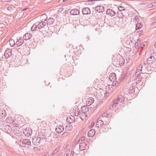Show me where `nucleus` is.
Returning <instances> with one entry per match:
<instances>
[{
  "mask_svg": "<svg viewBox=\"0 0 156 156\" xmlns=\"http://www.w3.org/2000/svg\"><path fill=\"white\" fill-rule=\"evenodd\" d=\"M2 115H3V114H4V112H2Z\"/></svg>",
  "mask_w": 156,
  "mask_h": 156,
  "instance_id": "nucleus-59",
  "label": "nucleus"
},
{
  "mask_svg": "<svg viewBox=\"0 0 156 156\" xmlns=\"http://www.w3.org/2000/svg\"><path fill=\"white\" fill-rule=\"evenodd\" d=\"M79 112L77 111V110H76V112H75L73 113L74 114L75 116H78L79 115Z\"/></svg>",
  "mask_w": 156,
  "mask_h": 156,
  "instance_id": "nucleus-44",
  "label": "nucleus"
},
{
  "mask_svg": "<svg viewBox=\"0 0 156 156\" xmlns=\"http://www.w3.org/2000/svg\"><path fill=\"white\" fill-rule=\"evenodd\" d=\"M116 104H117L114 103L113 101L112 104V106H113V107L115 109L116 108V106H117Z\"/></svg>",
  "mask_w": 156,
  "mask_h": 156,
  "instance_id": "nucleus-45",
  "label": "nucleus"
},
{
  "mask_svg": "<svg viewBox=\"0 0 156 156\" xmlns=\"http://www.w3.org/2000/svg\"><path fill=\"white\" fill-rule=\"evenodd\" d=\"M60 148L58 147L52 153V155L53 156L55 155V154L57 153L58 151L59 150Z\"/></svg>",
  "mask_w": 156,
  "mask_h": 156,
  "instance_id": "nucleus-37",
  "label": "nucleus"
},
{
  "mask_svg": "<svg viewBox=\"0 0 156 156\" xmlns=\"http://www.w3.org/2000/svg\"><path fill=\"white\" fill-rule=\"evenodd\" d=\"M123 17H122V16H121V18H122Z\"/></svg>",
  "mask_w": 156,
  "mask_h": 156,
  "instance_id": "nucleus-62",
  "label": "nucleus"
},
{
  "mask_svg": "<svg viewBox=\"0 0 156 156\" xmlns=\"http://www.w3.org/2000/svg\"><path fill=\"white\" fill-rule=\"evenodd\" d=\"M94 99L93 98L90 97L86 101L87 104L88 106H90L94 103Z\"/></svg>",
  "mask_w": 156,
  "mask_h": 156,
  "instance_id": "nucleus-20",
  "label": "nucleus"
},
{
  "mask_svg": "<svg viewBox=\"0 0 156 156\" xmlns=\"http://www.w3.org/2000/svg\"><path fill=\"white\" fill-rule=\"evenodd\" d=\"M119 64L120 66L122 65V63H119Z\"/></svg>",
  "mask_w": 156,
  "mask_h": 156,
  "instance_id": "nucleus-52",
  "label": "nucleus"
},
{
  "mask_svg": "<svg viewBox=\"0 0 156 156\" xmlns=\"http://www.w3.org/2000/svg\"><path fill=\"white\" fill-rule=\"evenodd\" d=\"M71 116H72V117H73V115H71Z\"/></svg>",
  "mask_w": 156,
  "mask_h": 156,
  "instance_id": "nucleus-61",
  "label": "nucleus"
},
{
  "mask_svg": "<svg viewBox=\"0 0 156 156\" xmlns=\"http://www.w3.org/2000/svg\"><path fill=\"white\" fill-rule=\"evenodd\" d=\"M26 9H23V10H25Z\"/></svg>",
  "mask_w": 156,
  "mask_h": 156,
  "instance_id": "nucleus-56",
  "label": "nucleus"
},
{
  "mask_svg": "<svg viewBox=\"0 0 156 156\" xmlns=\"http://www.w3.org/2000/svg\"><path fill=\"white\" fill-rule=\"evenodd\" d=\"M9 44L11 46L13 47L15 44V43L13 39H11L9 41Z\"/></svg>",
  "mask_w": 156,
  "mask_h": 156,
  "instance_id": "nucleus-31",
  "label": "nucleus"
},
{
  "mask_svg": "<svg viewBox=\"0 0 156 156\" xmlns=\"http://www.w3.org/2000/svg\"><path fill=\"white\" fill-rule=\"evenodd\" d=\"M82 12L83 14L87 15L90 13V11L89 8L86 7L83 9Z\"/></svg>",
  "mask_w": 156,
  "mask_h": 156,
  "instance_id": "nucleus-15",
  "label": "nucleus"
},
{
  "mask_svg": "<svg viewBox=\"0 0 156 156\" xmlns=\"http://www.w3.org/2000/svg\"><path fill=\"white\" fill-rule=\"evenodd\" d=\"M77 111L78 112H80V110L79 109H77Z\"/></svg>",
  "mask_w": 156,
  "mask_h": 156,
  "instance_id": "nucleus-55",
  "label": "nucleus"
},
{
  "mask_svg": "<svg viewBox=\"0 0 156 156\" xmlns=\"http://www.w3.org/2000/svg\"><path fill=\"white\" fill-rule=\"evenodd\" d=\"M74 153V151L71 149L67 150L66 152V156H73Z\"/></svg>",
  "mask_w": 156,
  "mask_h": 156,
  "instance_id": "nucleus-14",
  "label": "nucleus"
},
{
  "mask_svg": "<svg viewBox=\"0 0 156 156\" xmlns=\"http://www.w3.org/2000/svg\"><path fill=\"white\" fill-rule=\"evenodd\" d=\"M113 83H112V86H117L119 85L118 82L115 80V81H113Z\"/></svg>",
  "mask_w": 156,
  "mask_h": 156,
  "instance_id": "nucleus-39",
  "label": "nucleus"
},
{
  "mask_svg": "<svg viewBox=\"0 0 156 156\" xmlns=\"http://www.w3.org/2000/svg\"><path fill=\"white\" fill-rule=\"evenodd\" d=\"M23 133L25 136H29L32 133V130L29 127L23 130Z\"/></svg>",
  "mask_w": 156,
  "mask_h": 156,
  "instance_id": "nucleus-4",
  "label": "nucleus"
},
{
  "mask_svg": "<svg viewBox=\"0 0 156 156\" xmlns=\"http://www.w3.org/2000/svg\"><path fill=\"white\" fill-rule=\"evenodd\" d=\"M11 119H12V117H11V118H10Z\"/></svg>",
  "mask_w": 156,
  "mask_h": 156,
  "instance_id": "nucleus-60",
  "label": "nucleus"
},
{
  "mask_svg": "<svg viewBox=\"0 0 156 156\" xmlns=\"http://www.w3.org/2000/svg\"><path fill=\"white\" fill-rule=\"evenodd\" d=\"M37 28H38L37 25L36 24H34L31 28V30L32 31H34L36 30Z\"/></svg>",
  "mask_w": 156,
  "mask_h": 156,
  "instance_id": "nucleus-36",
  "label": "nucleus"
},
{
  "mask_svg": "<svg viewBox=\"0 0 156 156\" xmlns=\"http://www.w3.org/2000/svg\"><path fill=\"white\" fill-rule=\"evenodd\" d=\"M32 37V34L30 33H27L23 36V39L27 40L29 39Z\"/></svg>",
  "mask_w": 156,
  "mask_h": 156,
  "instance_id": "nucleus-21",
  "label": "nucleus"
},
{
  "mask_svg": "<svg viewBox=\"0 0 156 156\" xmlns=\"http://www.w3.org/2000/svg\"><path fill=\"white\" fill-rule=\"evenodd\" d=\"M50 156H53L52 155V154H51V155H50Z\"/></svg>",
  "mask_w": 156,
  "mask_h": 156,
  "instance_id": "nucleus-58",
  "label": "nucleus"
},
{
  "mask_svg": "<svg viewBox=\"0 0 156 156\" xmlns=\"http://www.w3.org/2000/svg\"><path fill=\"white\" fill-rule=\"evenodd\" d=\"M55 21L54 19L52 18H50L47 21V24L48 25L52 24Z\"/></svg>",
  "mask_w": 156,
  "mask_h": 156,
  "instance_id": "nucleus-25",
  "label": "nucleus"
},
{
  "mask_svg": "<svg viewBox=\"0 0 156 156\" xmlns=\"http://www.w3.org/2000/svg\"><path fill=\"white\" fill-rule=\"evenodd\" d=\"M106 13L111 16H113L115 15L116 13L113 10L109 9L107 10Z\"/></svg>",
  "mask_w": 156,
  "mask_h": 156,
  "instance_id": "nucleus-12",
  "label": "nucleus"
},
{
  "mask_svg": "<svg viewBox=\"0 0 156 156\" xmlns=\"http://www.w3.org/2000/svg\"><path fill=\"white\" fill-rule=\"evenodd\" d=\"M104 122L103 121L100 119V118L98 119V120L96 122L95 126L96 127L98 128L101 127L104 125Z\"/></svg>",
  "mask_w": 156,
  "mask_h": 156,
  "instance_id": "nucleus-8",
  "label": "nucleus"
},
{
  "mask_svg": "<svg viewBox=\"0 0 156 156\" xmlns=\"http://www.w3.org/2000/svg\"><path fill=\"white\" fill-rule=\"evenodd\" d=\"M68 0H63V2H65L66 1H68Z\"/></svg>",
  "mask_w": 156,
  "mask_h": 156,
  "instance_id": "nucleus-54",
  "label": "nucleus"
},
{
  "mask_svg": "<svg viewBox=\"0 0 156 156\" xmlns=\"http://www.w3.org/2000/svg\"><path fill=\"white\" fill-rule=\"evenodd\" d=\"M143 45L144 46V44H143Z\"/></svg>",
  "mask_w": 156,
  "mask_h": 156,
  "instance_id": "nucleus-64",
  "label": "nucleus"
},
{
  "mask_svg": "<svg viewBox=\"0 0 156 156\" xmlns=\"http://www.w3.org/2000/svg\"><path fill=\"white\" fill-rule=\"evenodd\" d=\"M24 42L23 39L22 38H20L16 42V45L18 47L22 45Z\"/></svg>",
  "mask_w": 156,
  "mask_h": 156,
  "instance_id": "nucleus-24",
  "label": "nucleus"
},
{
  "mask_svg": "<svg viewBox=\"0 0 156 156\" xmlns=\"http://www.w3.org/2000/svg\"><path fill=\"white\" fill-rule=\"evenodd\" d=\"M113 116L112 115H111L110 114H108V113L107 112H106L103 113L102 114V117H113Z\"/></svg>",
  "mask_w": 156,
  "mask_h": 156,
  "instance_id": "nucleus-26",
  "label": "nucleus"
},
{
  "mask_svg": "<svg viewBox=\"0 0 156 156\" xmlns=\"http://www.w3.org/2000/svg\"><path fill=\"white\" fill-rule=\"evenodd\" d=\"M41 139L40 137H35L33 138L32 142L33 144L34 145H39L40 144Z\"/></svg>",
  "mask_w": 156,
  "mask_h": 156,
  "instance_id": "nucleus-6",
  "label": "nucleus"
},
{
  "mask_svg": "<svg viewBox=\"0 0 156 156\" xmlns=\"http://www.w3.org/2000/svg\"><path fill=\"white\" fill-rule=\"evenodd\" d=\"M4 2H9L10 1V0H3Z\"/></svg>",
  "mask_w": 156,
  "mask_h": 156,
  "instance_id": "nucleus-48",
  "label": "nucleus"
},
{
  "mask_svg": "<svg viewBox=\"0 0 156 156\" xmlns=\"http://www.w3.org/2000/svg\"><path fill=\"white\" fill-rule=\"evenodd\" d=\"M47 19V17L45 14H43L41 16L40 19L42 21H46Z\"/></svg>",
  "mask_w": 156,
  "mask_h": 156,
  "instance_id": "nucleus-29",
  "label": "nucleus"
},
{
  "mask_svg": "<svg viewBox=\"0 0 156 156\" xmlns=\"http://www.w3.org/2000/svg\"><path fill=\"white\" fill-rule=\"evenodd\" d=\"M143 66L142 65H140L137 69L136 71H139L140 72H142L141 71L142 69Z\"/></svg>",
  "mask_w": 156,
  "mask_h": 156,
  "instance_id": "nucleus-38",
  "label": "nucleus"
},
{
  "mask_svg": "<svg viewBox=\"0 0 156 156\" xmlns=\"http://www.w3.org/2000/svg\"><path fill=\"white\" fill-rule=\"evenodd\" d=\"M69 134V133L68 131H66L64 132L62 135V137H66L67 136H68Z\"/></svg>",
  "mask_w": 156,
  "mask_h": 156,
  "instance_id": "nucleus-32",
  "label": "nucleus"
},
{
  "mask_svg": "<svg viewBox=\"0 0 156 156\" xmlns=\"http://www.w3.org/2000/svg\"><path fill=\"white\" fill-rule=\"evenodd\" d=\"M68 116H69V117H70V115H69Z\"/></svg>",
  "mask_w": 156,
  "mask_h": 156,
  "instance_id": "nucleus-63",
  "label": "nucleus"
},
{
  "mask_svg": "<svg viewBox=\"0 0 156 156\" xmlns=\"http://www.w3.org/2000/svg\"><path fill=\"white\" fill-rule=\"evenodd\" d=\"M155 61V59L154 56H149L147 58L146 63H144V66L146 68H147L148 66L149 65H151Z\"/></svg>",
  "mask_w": 156,
  "mask_h": 156,
  "instance_id": "nucleus-1",
  "label": "nucleus"
},
{
  "mask_svg": "<svg viewBox=\"0 0 156 156\" xmlns=\"http://www.w3.org/2000/svg\"><path fill=\"white\" fill-rule=\"evenodd\" d=\"M109 108L110 110H111L112 111L115 110V109L114 108H113V106H112V105L111 106H110Z\"/></svg>",
  "mask_w": 156,
  "mask_h": 156,
  "instance_id": "nucleus-46",
  "label": "nucleus"
},
{
  "mask_svg": "<svg viewBox=\"0 0 156 156\" xmlns=\"http://www.w3.org/2000/svg\"><path fill=\"white\" fill-rule=\"evenodd\" d=\"M154 46L155 48H156V42L155 43V44L154 45Z\"/></svg>",
  "mask_w": 156,
  "mask_h": 156,
  "instance_id": "nucleus-51",
  "label": "nucleus"
},
{
  "mask_svg": "<svg viewBox=\"0 0 156 156\" xmlns=\"http://www.w3.org/2000/svg\"><path fill=\"white\" fill-rule=\"evenodd\" d=\"M81 114H84L85 117L87 116V112L89 111V107L87 106H83L81 108Z\"/></svg>",
  "mask_w": 156,
  "mask_h": 156,
  "instance_id": "nucleus-5",
  "label": "nucleus"
},
{
  "mask_svg": "<svg viewBox=\"0 0 156 156\" xmlns=\"http://www.w3.org/2000/svg\"><path fill=\"white\" fill-rule=\"evenodd\" d=\"M95 10L98 12H102L104 11V8L102 5H98L96 7Z\"/></svg>",
  "mask_w": 156,
  "mask_h": 156,
  "instance_id": "nucleus-11",
  "label": "nucleus"
},
{
  "mask_svg": "<svg viewBox=\"0 0 156 156\" xmlns=\"http://www.w3.org/2000/svg\"><path fill=\"white\" fill-rule=\"evenodd\" d=\"M80 119H81V120L82 121H83V118H79Z\"/></svg>",
  "mask_w": 156,
  "mask_h": 156,
  "instance_id": "nucleus-49",
  "label": "nucleus"
},
{
  "mask_svg": "<svg viewBox=\"0 0 156 156\" xmlns=\"http://www.w3.org/2000/svg\"><path fill=\"white\" fill-rule=\"evenodd\" d=\"M95 131L94 129H91L88 132L87 135L90 137H93L95 134Z\"/></svg>",
  "mask_w": 156,
  "mask_h": 156,
  "instance_id": "nucleus-16",
  "label": "nucleus"
},
{
  "mask_svg": "<svg viewBox=\"0 0 156 156\" xmlns=\"http://www.w3.org/2000/svg\"><path fill=\"white\" fill-rule=\"evenodd\" d=\"M110 95V93L109 92H106L105 93V97L106 99Z\"/></svg>",
  "mask_w": 156,
  "mask_h": 156,
  "instance_id": "nucleus-41",
  "label": "nucleus"
},
{
  "mask_svg": "<svg viewBox=\"0 0 156 156\" xmlns=\"http://www.w3.org/2000/svg\"><path fill=\"white\" fill-rule=\"evenodd\" d=\"M30 145H31L30 141L27 139H23L22 142L21 143L20 145L23 147H25L27 146H29Z\"/></svg>",
  "mask_w": 156,
  "mask_h": 156,
  "instance_id": "nucleus-2",
  "label": "nucleus"
},
{
  "mask_svg": "<svg viewBox=\"0 0 156 156\" xmlns=\"http://www.w3.org/2000/svg\"><path fill=\"white\" fill-rule=\"evenodd\" d=\"M118 9L119 11H121L124 10V7L123 6H120L118 8Z\"/></svg>",
  "mask_w": 156,
  "mask_h": 156,
  "instance_id": "nucleus-42",
  "label": "nucleus"
},
{
  "mask_svg": "<svg viewBox=\"0 0 156 156\" xmlns=\"http://www.w3.org/2000/svg\"><path fill=\"white\" fill-rule=\"evenodd\" d=\"M46 25V23L44 21H41L37 25V27L38 29H41L44 28Z\"/></svg>",
  "mask_w": 156,
  "mask_h": 156,
  "instance_id": "nucleus-13",
  "label": "nucleus"
},
{
  "mask_svg": "<svg viewBox=\"0 0 156 156\" xmlns=\"http://www.w3.org/2000/svg\"><path fill=\"white\" fill-rule=\"evenodd\" d=\"M15 9V7L13 6H9L7 8L8 10L10 12H13Z\"/></svg>",
  "mask_w": 156,
  "mask_h": 156,
  "instance_id": "nucleus-33",
  "label": "nucleus"
},
{
  "mask_svg": "<svg viewBox=\"0 0 156 156\" xmlns=\"http://www.w3.org/2000/svg\"><path fill=\"white\" fill-rule=\"evenodd\" d=\"M80 150L82 151L85 149L87 147V144L84 142H81L80 143Z\"/></svg>",
  "mask_w": 156,
  "mask_h": 156,
  "instance_id": "nucleus-18",
  "label": "nucleus"
},
{
  "mask_svg": "<svg viewBox=\"0 0 156 156\" xmlns=\"http://www.w3.org/2000/svg\"><path fill=\"white\" fill-rule=\"evenodd\" d=\"M37 148V147H34V149L35 150V149H36V148Z\"/></svg>",
  "mask_w": 156,
  "mask_h": 156,
  "instance_id": "nucleus-53",
  "label": "nucleus"
},
{
  "mask_svg": "<svg viewBox=\"0 0 156 156\" xmlns=\"http://www.w3.org/2000/svg\"><path fill=\"white\" fill-rule=\"evenodd\" d=\"M140 39L137 40V41L136 42L135 44V47L136 48H138L140 46Z\"/></svg>",
  "mask_w": 156,
  "mask_h": 156,
  "instance_id": "nucleus-30",
  "label": "nucleus"
},
{
  "mask_svg": "<svg viewBox=\"0 0 156 156\" xmlns=\"http://www.w3.org/2000/svg\"><path fill=\"white\" fill-rule=\"evenodd\" d=\"M79 13V10L76 9H72L70 11V14L72 15H78Z\"/></svg>",
  "mask_w": 156,
  "mask_h": 156,
  "instance_id": "nucleus-19",
  "label": "nucleus"
},
{
  "mask_svg": "<svg viewBox=\"0 0 156 156\" xmlns=\"http://www.w3.org/2000/svg\"><path fill=\"white\" fill-rule=\"evenodd\" d=\"M95 124V122H92L91 124V125L89 126L90 128H93Z\"/></svg>",
  "mask_w": 156,
  "mask_h": 156,
  "instance_id": "nucleus-43",
  "label": "nucleus"
},
{
  "mask_svg": "<svg viewBox=\"0 0 156 156\" xmlns=\"http://www.w3.org/2000/svg\"><path fill=\"white\" fill-rule=\"evenodd\" d=\"M64 130V127L63 125H59L56 126V131L58 133H61Z\"/></svg>",
  "mask_w": 156,
  "mask_h": 156,
  "instance_id": "nucleus-10",
  "label": "nucleus"
},
{
  "mask_svg": "<svg viewBox=\"0 0 156 156\" xmlns=\"http://www.w3.org/2000/svg\"><path fill=\"white\" fill-rule=\"evenodd\" d=\"M142 72H140L139 71L136 72L135 73V76L136 77V83H139L140 81L142 79V77L140 76L141 73H142Z\"/></svg>",
  "mask_w": 156,
  "mask_h": 156,
  "instance_id": "nucleus-7",
  "label": "nucleus"
},
{
  "mask_svg": "<svg viewBox=\"0 0 156 156\" xmlns=\"http://www.w3.org/2000/svg\"><path fill=\"white\" fill-rule=\"evenodd\" d=\"M66 120L68 123L70 124L75 121V118H66Z\"/></svg>",
  "mask_w": 156,
  "mask_h": 156,
  "instance_id": "nucleus-23",
  "label": "nucleus"
},
{
  "mask_svg": "<svg viewBox=\"0 0 156 156\" xmlns=\"http://www.w3.org/2000/svg\"><path fill=\"white\" fill-rule=\"evenodd\" d=\"M12 55V50L9 49H7L5 51L4 56L6 58L10 57Z\"/></svg>",
  "mask_w": 156,
  "mask_h": 156,
  "instance_id": "nucleus-9",
  "label": "nucleus"
},
{
  "mask_svg": "<svg viewBox=\"0 0 156 156\" xmlns=\"http://www.w3.org/2000/svg\"><path fill=\"white\" fill-rule=\"evenodd\" d=\"M0 116H1V117H3V116L2 115H0Z\"/></svg>",
  "mask_w": 156,
  "mask_h": 156,
  "instance_id": "nucleus-57",
  "label": "nucleus"
},
{
  "mask_svg": "<svg viewBox=\"0 0 156 156\" xmlns=\"http://www.w3.org/2000/svg\"><path fill=\"white\" fill-rule=\"evenodd\" d=\"M4 129L6 131H10V130L12 129V128L10 126L8 125L5 126Z\"/></svg>",
  "mask_w": 156,
  "mask_h": 156,
  "instance_id": "nucleus-35",
  "label": "nucleus"
},
{
  "mask_svg": "<svg viewBox=\"0 0 156 156\" xmlns=\"http://www.w3.org/2000/svg\"><path fill=\"white\" fill-rule=\"evenodd\" d=\"M41 156H49V153L48 152H45L42 153L41 155Z\"/></svg>",
  "mask_w": 156,
  "mask_h": 156,
  "instance_id": "nucleus-40",
  "label": "nucleus"
},
{
  "mask_svg": "<svg viewBox=\"0 0 156 156\" xmlns=\"http://www.w3.org/2000/svg\"><path fill=\"white\" fill-rule=\"evenodd\" d=\"M9 118H8V117H7L6 118V120H8L9 119Z\"/></svg>",
  "mask_w": 156,
  "mask_h": 156,
  "instance_id": "nucleus-50",
  "label": "nucleus"
},
{
  "mask_svg": "<svg viewBox=\"0 0 156 156\" xmlns=\"http://www.w3.org/2000/svg\"><path fill=\"white\" fill-rule=\"evenodd\" d=\"M80 139L81 142H82L83 140H85V137L84 136H83Z\"/></svg>",
  "mask_w": 156,
  "mask_h": 156,
  "instance_id": "nucleus-47",
  "label": "nucleus"
},
{
  "mask_svg": "<svg viewBox=\"0 0 156 156\" xmlns=\"http://www.w3.org/2000/svg\"><path fill=\"white\" fill-rule=\"evenodd\" d=\"M109 79L111 81H115L116 80V76L115 73H111L109 76Z\"/></svg>",
  "mask_w": 156,
  "mask_h": 156,
  "instance_id": "nucleus-17",
  "label": "nucleus"
},
{
  "mask_svg": "<svg viewBox=\"0 0 156 156\" xmlns=\"http://www.w3.org/2000/svg\"><path fill=\"white\" fill-rule=\"evenodd\" d=\"M73 129V127L71 125L70 126L69 124H68L65 128L66 131H70Z\"/></svg>",
  "mask_w": 156,
  "mask_h": 156,
  "instance_id": "nucleus-28",
  "label": "nucleus"
},
{
  "mask_svg": "<svg viewBox=\"0 0 156 156\" xmlns=\"http://www.w3.org/2000/svg\"><path fill=\"white\" fill-rule=\"evenodd\" d=\"M124 98L123 96H120L115 99H114L113 101L117 104H118L119 102L121 104H123L124 102Z\"/></svg>",
  "mask_w": 156,
  "mask_h": 156,
  "instance_id": "nucleus-3",
  "label": "nucleus"
},
{
  "mask_svg": "<svg viewBox=\"0 0 156 156\" xmlns=\"http://www.w3.org/2000/svg\"><path fill=\"white\" fill-rule=\"evenodd\" d=\"M134 20L135 21V23H137L140 21L139 18L138 16L136 15H135L134 16Z\"/></svg>",
  "mask_w": 156,
  "mask_h": 156,
  "instance_id": "nucleus-34",
  "label": "nucleus"
},
{
  "mask_svg": "<svg viewBox=\"0 0 156 156\" xmlns=\"http://www.w3.org/2000/svg\"><path fill=\"white\" fill-rule=\"evenodd\" d=\"M135 91V88L134 86H133L132 83L130 84L129 85V92L130 93H133Z\"/></svg>",
  "mask_w": 156,
  "mask_h": 156,
  "instance_id": "nucleus-22",
  "label": "nucleus"
},
{
  "mask_svg": "<svg viewBox=\"0 0 156 156\" xmlns=\"http://www.w3.org/2000/svg\"><path fill=\"white\" fill-rule=\"evenodd\" d=\"M143 27V24L141 23H137L136 25V30L140 29Z\"/></svg>",
  "mask_w": 156,
  "mask_h": 156,
  "instance_id": "nucleus-27",
  "label": "nucleus"
}]
</instances>
